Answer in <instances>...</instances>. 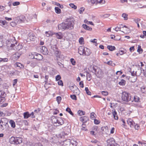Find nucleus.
Wrapping results in <instances>:
<instances>
[{"mask_svg":"<svg viewBox=\"0 0 146 146\" xmlns=\"http://www.w3.org/2000/svg\"><path fill=\"white\" fill-rule=\"evenodd\" d=\"M127 124L131 127H133L135 124L134 121L131 118H128L127 120Z\"/></svg>","mask_w":146,"mask_h":146,"instance_id":"obj_13","label":"nucleus"},{"mask_svg":"<svg viewBox=\"0 0 146 146\" xmlns=\"http://www.w3.org/2000/svg\"><path fill=\"white\" fill-rule=\"evenodd\" d=\"M9 123L12 127L14 128L15 127V123L13 120H10L9 121Z\"/></svg>","mask_w":146,"mask_h":146,"instance_id":"obj_33","label":"nucleus"},{"mask_svg":"<svg viewBox=\"0 0 146 146\" xmlns=\"http://www.w3.org/2000/svg\"><path fill=\"white\" fill-rule=\"evenodd\" d=\"M66 111L68 112L70 114L72 115L73 116H74V115L71 111L70 108H67L66 109Z\"/></svg>","mask_w":146,"mask_h":146,"instance_id":"obj_36","label":"nucleus"},{"mask_svg":"<svg viewBox=\"0 0 146 146\" xmlns=\"http://www.w3.org/2000/svg\"><path fill=\"white\" fill-rule=\"evenodd\" d=\"M76 86L74 84L73 86H70L69 87L70 89L71 90L72 92H73L74 90L75 86V87Z\"/></svg>","mask_w":146,"mask_h":146,"instance_id":"obj_51","label":"nucleus"},{"mask_svg":"<svg viewBox=\"0 0 146 146\" xmlns=\"http://www.w3.org/2000/svg\"><path fill=\"white\" fill-rule=\"evenodd\" d=\"M28 64H30V65L32 67H34L36 65V63L35 62L33 61H31L29 63H28Z\"/></svg>","mask_w":146,"mask_h":146,"instance_id":"obj_38","label":"nucleus"},{"mask_svg":"<svg viewBox=\"0 0 146 146\" xmlns=\"http://www.w3.org/2000/svg\"><path fill=\"white\" fill-rule=\"evenodd\" d=\"M61 98L60 96H59L56 97V100L58 102V104H59L60 103L61 100Z\"/></svg>","mask_w":146,"mask_h":146,"instance_id":"obj_46","label":"nucleus"},{"mask_svg":"<svg viewBox=\"0 0 146 146\" xmlns=\"http://www.w3.org/2000/svg\"><path fill=\"white\" fill-rule=\"evenodd\" d=\"M64 123V121L61 118H58L57 122V124H56L55 125L56 126H59L60 125H62Z\"/></svg>","mask_w":146,"mask_h":146,"instance_id":"obj_17","label":"nucleus"},{"mask_svg":"<svg viewBox=\"0 0 146 146\" xmlns=\"http://www.w3.org/2000/svg\"><path fill=\"white\" fill-rule=\"evenodd\" d=\"M25 17L23 16H20L17 17L16 21L18 23L23 22L25 20Z\"/></svg>","mask_w":146,"mask_h":146,"instance_id":"obj_15","label":"nucleus"},{"mask_svg":"<svg viewBox=\"0 0 146 146\" xmlns=\"http://www.w3.org/2000/svg\"><path fill=\"white\" fill-rule=\"evenodd\" d=\"M83 27L85 29L91 31L92 30V28L88 26L86 24H83L82 25Z\"/></svg>","mask_w":146,"mask_h":146,"instance_id":"obj_28","label":"nucleus"},{"mask_svg":"<svg viewBox=\"0 0 146 146\" xmlns=\"http://www.w3.org/2000/svg\"><path fill=\"white\" fill-rule=\"evenodd\" d=\"M55 34L56 38L58 39H61L62 37V33H56Z\"/></svg>","mask_w":146,"mask_h":146,"instance_id":"obj_27","label":"nucleus"},{"mask_svg":"<svg viewBox=\"0 0 146 146\" xmlns=\"http://www.w3.org/2000/svg\"><path fill=\"white\" fill-rule=\"evenodd\" d=\"M110 16V15L108 14H106L105 15H103L102 17H104V18H107L109 17Z\"/></svg>","mask_w":146,"mask_h":146,"instance_id":"obj_62","label":"nucleus"},{"mask_svg":"<svg viewBox=\"0 0 146 146\" xmlns=\"http://www.w3.org/2000/svg\"><path fill=\"white\" fill-rule=\"evenodd\" d=\"M107 145H110V144L113 145L115 144V140L113 138H110L108 139L107 141Z\"/></svg>","mask_w":146,"mask_h":146,"instance_id":"obj_18","label":"nucleus"},{"mask_svg":"<svg viewBox=\"0 0 146 146\" xmlns=\"http://www.w3.org/2000/svg\"><path fill=\"white\" fill-rule=\"evenodd\" d=\"M63 146H76L75 142L69 139H66L63 141Z\"/></svg>","mask_w":146,"mask_h":146,"instance_id":"obj_5","label":"nucleus"},{"mask_svg":"<svg viewBox=\"0 0 146 146\" xmlns=\"http://www.w3.org/2000/svg\"><path fill=\"white\" fill-rule=\"evenodd\" d=\"M66 22L62 23L58 25V29H61L62 30H64L67 29Z\"/></svg>","mask_w":146,"mask_h":146,"instance_id":"obj_11","label":"nucleus"},{"mask_svg":"<svg viewBox=\"0 0 146 146\" xmlns=\"http://www.w3.org/2000/svg\"><path fill=\"white\" fill-rule=\"evenodd\" d=\"M104 74L103 72L101 70L98 69V71L96 73H95V74L98 78H102L103 77Z\"/></svg>","mask_w":146,"mask_h":146,"instance_id":"obj_10","label":"nucleus"},{"mask_svg":"<svg viewBox=\"0 0 146 146\" xmlns=\"http://www.w3.org/2000/svg\"><path fill=\"white\" fill-rule=\"evenodd\" d=\"M101 93L102 95L104 96H107L108 94V92L106 91H102L101 92Z\"/></svg>","mask_w":146,"mask_h":146,"instance_id":"obj_48","label":"nucleus"},{"mask_svg":"<svg viewBox=\"0 0 146 146\" xmlns=\"http://www.w3.org/2000/svg\"><path fill=\"white\" fill-rule=\"evenodd\" d=\"M134 21L136 23L138 24L139 22L140 21V19L139 18H137L134 19Z\"/></svg>","mask_w":146,"mask_h":146,"instance_id":"obj_63","label":"nucleus"},{"mask_svg":"<svg viewBox=\"0 0 146 146\" xmlns=\"http://www.w3.org/2000/svg\"><path fill=\"white\" fill-rule=\"evenodd\" d=\"M96 115L94 112H92L90 113V118L91 119H94L96 118L95 116Z\"/></svg>","mask_w":146,"mask_h":146,"instance_id":"obj_40","label":"nucleus"},{"mask_svg":"<svg viewBox=\"0 0 146 146\" xmlns=\"http://www.w3.org/2000/svg\"><path fill=\"white\" fill-rule=\"evenodd\" d=\"M92 76L89 72H87L86 74V78L87 80L88 81H90L91 79Z\"/></svg>","mask_w":146,"mask_h":146,"instance_id":"obj_37","label":"nucleus"},{"mask_svg":"<svg viewBox=\"0 0 146 146\" xmlns=\"http://www.w3.org/2000/svg\"><path fill=\"white\" fill-rule=\"evenodd\" d=\"M69 5L72 8H73L74 9H77V6L73 3H70Z\"/></svg>","mask_w":146,"mask_h":146,"instance_id":"obj_45","label":"nucleus"},{"mask_svg":"<svg viewBox=\"0 0 146 146\" xmlns=\"http://www.w3.org/2000/svg\"><path fill=\"white\" fill-rule=\"evenodd\" d=\"M70 61L72 65H75L76 64V61L73 58H71L70 59Z\"/></svg>","mask_w":146,"mask_h":146,"instance_id":"obj_47","label":"nucleus"},{"mask_svg":"<svg viewBox=\"0 0 146 146\" xmlns=\"http://www.w3.org/2000/svg\"><path fill=\"white\" fill-rule=\"evenodd\" d=\"M55 12L58 14H59L61 13V10L58 7H55Z\"/></svg>","mask_w":146,"mask_h":146,"instance_id":"obj_41","label":"nucleus"},{"mask_svg":"<svg viewBox=\"0 0 146 146\" xmlns=\"http://www.w3.org/2000/svg\"><path fill=\"white\" fill-rule=\"evenodd\" d=\"M5 100V97H0V104L3 102Z\"/></svg>","mask_w":146,"mask_h":146,"instance_id":"obj_44","label":"nucleus"},{"mask_svg":"<svg viewBox=\"0 0 146 146\" xmlns=\"http://www.w3.org/2000/svg\"><path fill=\"white\" fill-rule=\"evenodd\" d=\"M6 96V94L5 92L3 91H0V97H5Z\"/></svg>","mask_w":146,"mask_h":146,"instance_id":"obj_32","label":"nucleus"},{"mask_svg":"<svg viewBox=\"0 0 146 146\" xmlns=\"http://www.w3.org/2000/svg\"><path fill=\"white\" fill-rule=\"evenodd\" d=\"M14 65L15 66L19 67L20 69H23L24 68V66L19 62H17Z\"/></svg>","mask_w":146,"mask_h":146,"instance_id":"obj_26","label":"nucleus"},{"mask_svg":"<svg viewBox=\"0 0 146 146\" xmlns=\"http://www.w3.org/2000/svg\"><path fill=\"white\" fill-rule=\"evenodd\" d=\"M143 50L141 48V46H140L139 45L138 46V49L137 51L138 52H140V51H141V52H143Z\"/></svg>","mask_w":146,"mask_h":146,"instance_id":"obj_56","label":"nucleus"},{"mask_svg":"<svg viewBox=\"0 0 146 146\" xmlns=\"http://www.w3.org/2000/svg\"><path fill=\"white\" fill-rule=\"evenodd\" d=\"M141 90L143 93L146 94V87H142L141 88Z\"/></svg>","mask_w":146,"mask_h":146,"instance_id":"obj_53","label":"nucleus"},{"mask_svg":"<svg viewBox=\"0 0 146 146\" xmlns=\"http://www.w3.org/2000/svg\"><path fill=\"white\" fill-rule=\"evenodd\" d=\"M86 47H84L83 46H80L78 48V53L80 55L83 56H84V54L85 52V49Z\"/></svg>","mask_w":146,"mask_h":146,"instance_id":"obj_12","label":"nucleus"},{"mask_svg":"<svg viewBox=\"0 0 146 146\" xmlns=\"http://www.w3.org/2000/svg\"><path fill=\"white\" fill-rule=\"evenodd\" d=\"M70 97L72 100H77L76 96L75 95H70Z\"/></svg>","mask_w":146,"mask_h":146,"instance_id":"obj_52","label":"nucleus"},{"mask_svg":"<svg viewBox=\"0 0 146 146\" xmlns=\"http://www.w3.org/2000/svg\"><path fill=\"white\" fill-rule=\"evenodd\" d=\"M80 121L83 123L86 122L89 120L88 117L84 116L81 117L80 118Z\"/></svg>","mask_w":146,"mask_h":146,"instance_id":"obj_16","label":"nucleus"},{"mask_svg":"<svg viewBox=\"0 0 146 146\" xmlns=\"http://www.w3.org/2000/svg\"><path fill=\"white\" fill-rule=\"evenodd\" d=\"M138 143L139 144H140L141 146H146V143H144L143 141H139Z\"/></svg>","mask_w":146,"mask_h":146,"instance_id":"obj_50","label":"nucleus"},{"mask_svg":"<svg viewBox=\"0 0 146 146\" xmlns=\"http://www.w3.org/2000/svg\"><path fill=\"white\" fill-rule=\"evenodd\" d=\"M10 141L14 144H18L22 142V139L20 137H12L10 139Z\"/></svg>","mask_w":146,"mask_h":146,"instance_id":"obj_6","label":"nucleus"},{"mask_svg":"<svg viewBox=\"0 0 146 146\" xmlns=\"http://www.w3.org/2000/svg\"><path fill=\"white\" fill-rule=\"evenodd\" d=\"M24 118L25 119H27L30 117V113L28 112H26L23 113Z\"/></svg>","mask_w":146,"mask_h":146,"instance_id":"obj_29","label":"nucleus"},{"mask_svg":"<svg viewBox=\"0 0 146 146\" xmlns=\"http://www.w3.org/2000/svg\"><path fill=\"white\" fill-rule=\"evenodd\" d=\"M133 102L134 101L135 102H139V98L137 96H134L133 99Z\"/></svg>","mask_w":146,"mask_h":146,"instance_id":"obj_31","label":"nucleus"},{"mask_svg":"<svg viewBox=\"0 0 146 146\" xmlns=\"http://www.w3.org/2000/svg\"><path fill=\"white\" fill-rule=\"evenodd\" d=\"M112 111V114L114 119L115 120H118V117L117 113V112L115 111V109L113 110Z\"/></svg>","mask_w":146,"mask_h":146,"instance_id":"obj_20","label":"nucleus"},{"mask_svg":"<svg viewBox=\"0 0 146 146\" xmlns=\"http://www.w3.org/2000/svg\"><path fill=\"white\" fill-rule=\"evenodd\" d=\"M125 81L123 79H122L121 82H119V84L121 86L125 85Z\"/></svg>","mask_w":146,"mask_h":146,"instance_id":"obj_39","label":"nucleus"},{"mask_svg":"<svg viewBox=\"0 0 146 146\" xmlns=\"http://www.w3.org/2000/svg\"><path fill=\"white\" fill-rule=\"evenodd\" d=\"M107 48L109 50L112 51L115 49V47L114 46L111 45H108L107 46Z\"/></svg>","mask_w":146,"mask_h":146,"instance_id":"obj_30","label":"nucleus"},{"mask_svg":"<svg viewBox=\"0 0 146 146\" xmlns=\"http://www.w3.org/2000/svg\"><path fill=\"white\" fill-rule=\"evenodd\" d=\"M85 90L86 91L87 94L91 96V92L89 91L88 87L85 88Z\"/></svg>","mask_w":146,"mask_h":146,"instance_id":"obj_43","label":"nucleus"},{"mask_svg":"<svg viewBox=\"0 0 146 146\" xmlns=\"http://www.w3.org/2000/svg\"><path fill=\"white\" fill-rule=\"evenodd\" d=\"M10 24L11 26L13 27H14L17 24L15 22H12L10 23Z\"/></svg>","mask_w":146,"mask_h":146,"instance_id":"obj_61","label":"nucleus"},{"mask_svg":"<svg viewBox=\"0 0 146 146\" xmlns=\"http://www.w3.org/2000/svg\"><path fill=\"white\" fill-rule=\"evenodd\" d=\"M57 119L58 118L57 117L54 116H52L51 117V120H52V123L55 125H56V124L57 122Z\"/></svg>","mask_w":146,"mask_h":146,"instance_id":"obj_21","label":"nucleus"},{"mask_svg":"<svg viewBox=\"0 0 146 146\" xmlns=\"http://www.w3.org/2000/svg\"><path fill=\"white\" fill-rule=\"evenodd\" d=\"M19 73L20 72L19 71L17 70H15V71L11 72L10 74L12 75H13L16 74H19Z\"/></svg>","mask_w":146,"mask_h":146,"instance_id":"obj_34","label":"nucleus"},{"mask_svg":"<svg viewBox=\"0 0 146 146\" xmlns=\"http://www.w3.org/2000/svg\"><path fill=\"white\" fill-rule=\"evenodd\" d=\"M40 52L43 54L46 55L48 53V51L46 47L44 46H42L40 48Z\"/></svg>","mask_w":146,"mask_h":146,"instance_id":"obj_9","label":"nucleus"},{"mask_svg":"<svg viewBox=\"0 0 146 146\" xmlns=\"http://www.w3.org/2000/svg\"><path fill=\"white\" fill-rule=\"evenodd\" d=\"M73 92L76 95H79L80 94V91L77 86H75L74 90Z\"/></svg>","mask_w":146,"mask_h":146,"instance_id":"obj_23","label":"nucleus"},{"mask_svg":"<svg viewBox=\"0 0 146 146\" xmlns=\"http://www.w3.org/2000/svg\"><path fill=\"white\" fill-rule=\"evenodd\" d=\"M58 64L60 67L61 68H63L64 67V65L60 62H58Z\"/></svg>","mask_w":146,"mask_h":146,"instance_id":"obj_64","label":"nucleus"},{"mask_svg":"<svg viewBox=\"0 0 146 146\" xmlns=\"http://www.w3.org/2000/svg\"><path fill=\"white\" fill-rule=\"evenodd\" d=\"M22 48V45L20 44H17V42L13 45V46L11 47V50H13L15 51L19 50Z\"/></svg>","mask_w":146,"mask_h":146,"instance_id":"obj_8","label":"nucleus"},{"mask_svg":"<svg viewBox=\"0 0 146 146\" xmlns=\"http://www.w3.org/2000/svg\"><path fill=\"white\" fill-rule=\"evenodd\" d=\"M33 58H35L37 60H40L42 59L43 57L40 54L35 53V56H33Z\"/></svg>","mask_w":146,"mask_h":146,"instance_id":"obj_14","label":"nucleus"},{"mask_svg":"<svg viewBox=\"0 0 146 146\" xmlns=\"http://www.w3.org/2000/svg\"><path fill=\"white\" fill-rule=\"evenodd\" d=\"M8 119L6 118H2L0 120V129L4 130L8 126Z\"/></svg>","mask_w":146,"mask_h":146,"instance_id":"obj_2","label":"nucleus"},{"mask_svg":"<svg viewBox=\"0 0 146 146\" xmlns=\"http://www.w3.org/2000/svg\"><path fill=\"white\" fill-rule=\"evenodd\" d=\"M84 39L83 37H81L79 39V41L80 44H82L84 42Z\"/></svg>","mask_w":146,"mask_h":146,"instance_id":"obj_54","label":"nucleus"},{"mask_svg":"<svg viewBox=\"0 0 146 146\" xmlns=\"http://www.w3.org/2000/svg\"><path fill=\"white\" fill-rule=\"evenodd\" d=\"M107 64L110 65H111L112 66H114L115 65V64L114 63H113V61H112L110 60L107 62Z\"/></svg>","mask_w":146,"mask_h":146,"instance_id":"obj_49","label":"nucleus"},{"mask_svg":"<svg viewBox=\"0 0 146 146\" xmlns=\"http://www.w3.org/2000/svg\"><path fill=\"white\" fill-rule=\"evenodd\" d=\"M58 85L60 86H63V82L61 80H59L58 82Z\"/></svg>","mask_w":146,"mask_h":146,"instance_id":"obj_59","label":"nucleus"},{"mask_svg":"<svg viewBox=\"0 0 146 146\" xmlns=\"http://www.w3.org/2000/svg\"><path fill=\"white\" fill-rule=\"evenodd\" d=\"M8 60V59L7 58H2V62H7Z\"/></svg>","mask_w":146,"mask_h":146,"instance_id":"obj_60","label":"nucleus"},{"mask_svg":"<svg viewBox=\"0 0 146 146\" xmlns=\"http://www.w3.org/2000/svg\"><path fill=\"white\" fill-rule=\"evenodd\" d=\"M84 7H82L79 10V12L80 14L82 13L84 10Z\"/></svg>","mask_w":146,"mask_h":146,"instance_id":"obj_55","label":"nucleus"},{"mask_svg":"<svg viewBox=\"0 0 146 146\" xmlns=\"http://www.w3.org/2000/svg\"><path fill=\"white\" fill-rule=\"evenodd\" d=\"M54 48L56 50L54 51V55L56 56V59L58 61L61 57V53L60 51L58 49L56 46L55 45Z\"/></svg>","mask_w":146,"mask_h":146,"instance_id":"obj_7","label":"nucleus"},{"mask_svg":"<svg viewBox=\"0 0 146 146\" xmlns=\"http://www.w3.org/2000/svg\"><path fill=\"white\" fill-rule=\"evenodd\" d=\"M122 17L124 18L125 20H126L128 19V15L126 14L123 13L122 15Z\"/></svg>","mask_w":146,"mask_h":146,"instance_id":"obj_42","label":"nucleus"},{"mask_svg":"<svg viewBox=\"0 0 146 146\" xmlns=\"http://www.w3.org/2000/svg\"><path fill=\"white\" fill-rule=\"evenodd\" d=\"M85 111L82 110H79L78 111V114L80 116L85 115Z\"/></svg>","mask_w":146,"mask_h":146,"instance_id":"obj_35","label":"nucleus"},{"mask_svg":"<svg viewBox=\"0 0 146 146\" xmlns=\"http://www.w3.org/2000/svg\"><path fill=\"white\" fill-rule=\"evenodd\" d=\"M85 52L84 54V56H89L91 53V50L89 48H88L86 47L85 48Z\"/></svg>","mask_w":146,"mask_h":146,"instance_id":"obj_22","label":"nucleus"},{"mask_svg":"<svg viewBox=\"0 0 146 146\" xmlns=\"http://www.w3.org/2000/svg\"><path fill=\"white\" fill-rule=\"evenodd\" d=\"M16 43V41L15 37H13L12 38H9L6 42V46L8 50H11V47Z\"/></svg>","mask_w":146,"mask_h":146,"instance_id":"obj_4","label":"nucleus"},{"mask_svg":"<svg viewBox=\"0 0 146 146\" xmlns=\"http://www.w3.org/2000/svg\"><path fill=\"white\" fill-rule=\"evenodd\" d=\"M121 99L122 100L125 102H133V97H131L129 93L126 92H124L122 93Z\"/></svg>","mask_w":146,"mask_h":146,"instance_id":"obj_1","label":"nucleus"},{"mask_svg":"<svg viewBox=\"0 0 146 146\" xmlns=\"http://www.w3.org/2000/svg\"><path fill=\"white\" fill-rule=\"evenodd\" d=\"M20 55H21L19 53L17 52L13 55V57L15 60H16L19 58Z\"/></svg>","mask_w":146,"mask_h":146,"instance_id":"obj_25","label":"nucleus"},{"mask_svg":"<svg viewBox=\"0 0 146 146\" xmlns=\"http://www.w3.org/2000/svg\"><path fill=\"white\" fill-rule=\"evenodd\" d=\"M74 19L73 18H67L65 21L67 29H72L74 27Z\"/></svg>","mask_w":146,"mask_h":146,"instance_id":"obj_3","label":"nucleus"},{"mask_svg":"<svg viewBox=\"0 0 146 146\" xmlns=\"http://www.w3.org/2000/svg\"><path fill=\"white\" fill-rule=\"evenodd\" d=\"M61 78L60 76L59 75H58L56 77V81L60 80Z\"/></svg>","mask_w":146,"mask_h":146,"instance_id":"obj_57","label":"nucleus"},{"mask_svg":"<svg viewBox=\"0 0 146 146\" xmlns=\"http://www.w3.org/2000/svg\"><path fill=\"white\" fill-rule=\"evenodd\" d=\"M90 68L91 69H92L93 70V71H92L91 72L93 73H94L95 74V73H96L98 70V69H100L98 68L97 66H93L92 67L91 66Z\"/></svg>","mask_w":146,"mask_h":146,"instance_id":"obj_24","label":"nucleus"},{"mask_svg":"<svg viewBox=\"0 0 146 146\" xmlns=\"http://www.w3.org/2000/svg\"><path fill=\"white\" fill-rule=\"evenodd\" d=\"M79 85L82 88H83L84 87V84L83 81H81L79 82Z\"/></svg>","mask_w":146,"mask_h":146,"instance_id":"obj_58","label":"nucleus"},{"mask_svg":"<svg viewBox=\"0 0 146 146\" xmlns=\"http://www.w3.org/2000/svg\"><path fill=\"white\" fill-rule=\"evenodd\" d=\"M70 129L68 128H67V131H65L63 132H62L61 133V134L63 136H65L66 135H68L70 132Z\"/></svg>","mask_w":146,"mask_h":146,"instance_id":"obj_19","label":"nucleus"}]
</instances>
